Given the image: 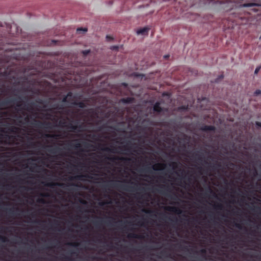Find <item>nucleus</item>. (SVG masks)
Here are the masks:
<instances>
[{
  "label": "nucleus",
  "mask_w": 261,
  "mask_h": 261,
  "mask_svg": "<svg viewBox=\"0 0 261 261\" xmlns=\"http://www.w3.org/2000/svg\"><path fill=\"white\" fill-rule=\"evenodd\" d=\"M192 162H193V216L192 218V223H193V238L196 237V232L195 231V229H196V216L194 215L195 210H196V148H193L192 150Z\"/></svg>",
  "instance_id": "obj_1"
},
{
  "label": "nucleus",
  "mask_w": 261,
  "mask_h": 261,
  "mask_svg": "<svg viewBox=\"0 0 261 261\" xmlns=\"http://www.w3.org/2000/svg\"><path fill=\"white\" fill-rule=\"evenodd\" d=\"M20 99L21 97L18 96L15 98L8 99L4 101H1L0 102V109L2 107L7 106L10 103L15 104L17 107H20L21 106V104L20 103Z\"/></svg>",
  "instance_id": "obj_2"
},
{
  "label": "nucleus",
  "mask_w": 261,
  "mask_h": 261,
  "mask_svg": "<svg viewBox=\"0 0 261 261\" xmlns=\"http://www.w3.org/2000/svg\"><path fill=\"white\" fill-rule=\"evenodd\" d=\"M153 110L154 112L160 114L163 112H167L168 109L165 108H163L161 106V103L159 101H157L155 103L153 107Z\"/></svg>",
  "instance_id": "obj_3"
},
{
  "label": "nucleus",
  "mask_w": 261,
  "mask_h": 261,
  "mask_svg": "<svg viewBox=\"0 0 261 261\" xmlns=\"http://www.w3.org/2000/svg\"><path fill=\"white\" fill-rule=\"evenodd\" d=\"M166 210L173 213L176 215H180L182 213V210L179 207L176 206H167L165 207Z\"/></svg>",
  "instance_id": "obj_4"
},
{
  "label": "nucleus",
  "mask_w": 261,
  "mask_h": 261,
  "mask_svg": "<svg viewBox=\"0 0 261 261\" xmlns=\"http://www.w3.org/2000/svg\"><path fill=\"white\" fill-rule=\"evenodd\" d=\"M108 159L112 161H114L115 160H120L125 163H128L132 161V159L130 158L124 157L108 158Z\"/></svg>",
  "instance_id": "obj_5"
},
{
  "label": "nucleus",
  "mask_w": 261,
  "mask_h": 261,
  "mask_svg": "<svg viewBox=\"0 0 261 261\" xmlns=\"http://www.w3.org/2000/svg\"><path fill=\"white\" fill-rule=\"evenodd\" d=\"M83 177H87L89 178H92V176H89L87 174H81V175H77L74 177H71L70 178V180H72L74 179H77V180H84Z\"/></svg>",
  "instance_id": "obj_6"
},
{
  "label": "nucleus",
  "mask_w": 261,
  "mask_h": 261,
  "mask_svg": "<svg viewBox=\"0 0 261 261\" xmlns=\"http://www.w3.org/2000/svg\"><path fill=\"white\" fill-rule=\"evenodd\" d=\"M201 129L205 132H215L216 127L213 125H204L202 127Z\"/></svg>",
  "instance_id": "obj_7"
},
{
  "label": "nucleus",
  "mask_w": 261,
  "mask_h": 261,
  "mask_svg": "<svg viewBox=\"0 0 261 261\" xmlns=\"http://www.w3.org/2000/svg\"><path fill=\"white\" fill-rule=\"evenodd\" d=\"M149 30V28L145 27V28H143L138 30L137 31V33L138 35H140V34L142 35H147Z\"/></svg>",
  "instance_id": "obj_8"
},
{
  "label": "nucleus",
  "mask_w": 261,
  "mask_h": 261,
  "mask_svg": "<svg viewBox=\"0 0 261 261\" xmlns=\"http://www.w3.org/2000/svg\"><path fill=\"white\" fill-rule=\"evenodd\" d=\"M166 165L165 164L158 163L153 166V169L154 170H162L166 167Z\"/></svg>",
  "instance_id": "obj_9"
},
{
  "label": "nucleus",
  "mask_w": 261,
  "mask_h": 261,
  "mask_svg": "<svg viewBox=\"0 0 261 261\" xmlns=\"http://www.w3.org/2000/svg\"><path fill=\"white\" fill-rule=\"evenodd\" d=\"M72 105L74 106H77L80 108H84L86 107L85 103L83 101H80V102L74 101L72 103Z\"/></svg>",
  "instance_id": "obj_10"
},
{
  "label": "nucleus",
  "mask_w": 261,
  "mask_h": 261,
  "mask_svg": "<svg viewBox=\"0 0 261 261\" xmlns=\"http://www.w3.org/2000/svg\"><path fill=\"white\" fill-rule=\"evenodd\" d=\"M127 237L129 239H143V237L141 235L137 234L136 233L128 234Z\"/></svg>",
  "instance_id": "obj_11"
},
{
  "label": "nucleus",
  "mask_w": 261,
  "mask_h": 261,
  "mask_svg": "<svg viewBox=\"0 0 261 261\" xmlns=\"http://www.w3.org/2000/svg\"><path fill=\"white\" fill-rule=\"evenodd\" d=\"M121 101L124 103H131L134 101V98L132 97H126L122 98Z\"/></svg>",
  "instance_id": "obj_12"
},
{
  "label": "nucleus",
  "mask_w": 261,
  "mask_h": 261,
  "mask_svg": "<svg viewBox=\"0 0 261 261\" xmlns=\"http://www.w3.org/2000/svg\"><path fill=\"white\" fill-rule=\"evenodd\" d=\"M50 125V123H42L41 122H39L38 123V124H37V126L38 127H44V128H49V125Z\"/></svg>",
  "instance_id": "obj_13"
},
{
  "label": "nucleus",
  "mask_w": 261,
  "mask_h": 261,
  "mask_svg": "<svg viewBox=\"0 0 261 261\" xmlns=\"http://www.w3.org/2000/svg\"><path fill=\"white\" fill-rule=\"evenodd\" d=\"M68 127L71 129L72 131H74L75 130H77V128H81L82 127V125H81L77 126V125H73L72 124H70L68 126Z\"/></svg>",
  "instance_id": "obj_14"
},
{
  "label": "nucleus",
  "mask_w": 261,
  "mask_h": 261,
  "mask_svg": "<svg viewBox=\"0 0 261 261\" xmlns=\"http://www.w3.org/2000/svg\"><path fill=\"white\" fill-rule=\"evenodd\" d=\"M45 137L46 138H52L54 139H58L59 138H60L61 135L59 134H54V135H50V134H45Z\"/></svg>",
  "instance_id": "obj_15"
},
{
  "label": "nucleus",
  "mask_w": 261,
  "mask_h": 261,
  "mask_svg": "<svg viewBox=\"0 0 261 261\" xmlns=\"http://www.w3.org/2000/svg\"><path fill=\"white\" fill-rule=\"evenodd\" d=\"M115 149H116V148L114 147H113V146L111 148L104 147V148H101V149L103 151H109V152H115Z\"/></svg>",
  "instance_id": "obj_16"
},
{
  "label": "nucleus",
  "mask_w": 261,
  "mask_h": 261,
  "mask_svg": "<svg viewBox=\"0 0 261 261\" xmlns=\"http://www.w3.org/2000/svg\"><path fill=\"white\" fill-rule=\"evenodd\" d=\"M45 185L50 188H54L56 186H62V184L57 182H49L45 184Z\"/></svg>",
  "instance_id": "obj_17"
},
{
  "label": "nucleus",
  "mask_w": 261,
  "mask_h": 261,
  "mask_svg": "<svg viewBox=\"0 0 261 261\" xmlns=\"http://www.w3.org/2000/svg\"><path fill=\"white\" fill-rule=\"evenodd\" d=\"M72 95V93L71 92H69L67 93V95L63 97L62 99V101L63 102H66L68 101V97H71Z\"/></svg>",
  "instance_id": "obj_18"
},
{
  "label": "nucleus",
  "mask_w": 261,
  "mask_h": 261,
  "mask_svg": "<svg viewBox=\"0 0 261 261\" xmlns=\"http://www.w3.org/2000/svg\"><path fill=\"white\" fill-rule=\"evenodd\" d=\"M213 206L214 209L217 210H222L223 208V205L220 203L215 204Z\"/></svg>",
  "instance_id": "obj_19"
},
{
  "label": "nucleus",
  "mask_w": 261,
  "mask_h": 261,
  "mask_svg": "<svg viewBox=\"0 0 261 261\" xmlns=\"http://www.w3.org/2000/svg\"><path fill=\"white\" fill-rule=\"evenodd\" d=\"M8 129L11 133H15L19 130V128L16 127H9Z\"/></svg>",
  "instance_id": "obj_20"
},
{
  "label": "nucleus",
  "mask_w": 261,
  "mask_h": 261,
  "mask_svg": "<svg viewBox=\"0 0 261 261\" xmlns=\"http://www.w3.org/2000/svg\"><path fill=\"white\" fill-rule=\"evenodd\" d=\"M0 240L2 241L3 242H7L8 241V239L7 238L4 236H2L0 235Z\"/></svg>",
  "instance_id": "obj_21"
},
{
  "label": "nucleus",
  "mask_w": 261,
  "mask_h": 261,
  "mask_svg": "<svg viewBox=\"0 0 261 261\" xmlns=\"http://www.w3.org/2000/svg\"><path fill=\"white\" fill-rule=\"evenodd\" d=\"M178 221V218L176 216L171 217V221L172 222H177Z\"/></svg>",
  "instance_id": "obj_22"
},
{
  "label": "nucleus",
  "mask_w": 261,
  "mask_h": 261,
  "mask_svg": "<svg viewBox=\"0 0 261 261\" xmlns=\"http://www.w3.org/2000/svg\"><path fill=\"white\" fill-rule=\"evenodd\" d=\"M195 252H196V246H195V243L194 242L193 243V261H196L194 259L195 257H194V255H195Z\"/></svg>",
  "instance_id": "obj_23"
},
{
  "label": "nucleus",
  "mask_w": 261,
  "mask_h": 261,
  "mask_svg": "<svg viewBox=\"0 0 261 261\" xmlns=\"http://www.w3.org/2000/svg\"><path fill=\"white\" fill-rule=\"evenodd\" d=\"M76 31H77V32H80V31H83L85 33V32H86L87 31V29L86 28H79L77 29Z\"/></svg>",
  "instance_id": "obj_24"
},
{
  "label": "nucleus",
  "mask_w": 261,
  "mask_h": 261,
  "mask_svg": "<svg viewBox=\"0 0 261 261\" xmlns=\"http://www.w3.org/2000/svg\"><path fill=\"white\" fill-rule=\"evenodd\" d=\"M90 50H85L82 51V54L84 56H87L90 53Z\"/></svg>",
  "instance_id": "obj_25"
},
{
  "label": "nucleus",
  "mask_w": 261,
  "mask_h": 261,
  "mask_svg": "<svg viewBox=\"0 0 261 261\" xmlns=\"http://www.w3.org/2000/svg\"><path fill=\"white\" fill-rule=\"evenodd\" d=\"M118 48H119V46L117 45H113V46H111V47H110L111 49L114 50H117Z\"/></svg>",
  "instance_id": "obj_26"
},
{
  "label": "nucleus",
  "mask_w": 261,
  "mask_h": 261,
  "mask_svg": "<svg viewBox=\"0 0 261 261\" xmlns=\"http://www.w3.org/2000/svg\"><path fill=\"white\" fill-rule=\"evenodd\" d=\"M223 77H224V76L222 74L219 75V77L216 80L215 82H216V83L218 82L220 80H221L222 79H223Z\"/></svg>",
  "instance_id": "obj_27"
},
{
  "label": "nucleus",
  "mask_w": 261,
  "mask_h": 261,
  "mask_svg": "<svg viewBox=\"0 0 261 261\" xmlns=\"http://www.w3.org/2000/svg\"><path fill=\"white\" fill-rule=\"evenodd\" d=\"M260 94H261V90L259 89H257L254 92L255 95H258Z\"/></svg>",
  "instance_id": "obj_28"
},
{
  "label": "nucleus",
  "mask_w": 261,
  "mask_h": 261,
  "mask_svg": "<svg viewBox=\"0 0 261 261\" xmlns=\"http://www.w3.org/2000/svg\"><path fill=\"white\" fill-rule=\"evenodd\" d=\"M59 149H60L59 148H54V149L49 150V151L51 153H56V152H57V150H59Z\"/></svg>",
  "instance_id": "obj_29"
},
{
  "label": "nucleus",
  "mask_w": 261,
  "mask_h": 261,
  "mask_svg": "<svg viewBox=\"0 0 261 261\" xmlns=\"http://www.w3.org/2000/svg\"><path fill=\"white\" fill-rule=\"evenodd\" d=\"M142 211L147 214H150L152 212V211L151 210L146 209H143Z\"/></svg>",
  "instance_id": "obj_30"
},
{
  "label": "nucleus",
  "mask_w": 261,
  "mask_h": 261,
  "mask_svg": "<svg viewBox=\"0 0 261 261\" xmlns=\"http://www.w3.org/2000/svg\"><path fill=\"white\" fill-rule=\"evenodd\" d=\"M260 68L261 67L260 66H258V67H257L254 71V73L255 74H257L258 72H259V70L260 69Z\"/></svg>",
  "instance_id": "obj_31"
},
{
  "label": "nucleus",
  "mask_w": 261,
  "mask_h": 261,
  "mask_svg": "<svg viewBox=\"0 0 261 261\" xmlns=\"http://www.w3.org/2000/svg\"><path fill=\"white\" fill-rule=\"evenodd\" d=\"M74 147L75 149H78L81 147V145L80 143H76L74 145Z\"/></svg>",
  "instance_id": "obj_32"
},
{
  "label": "nucleus",
  "mask_w": 261,
  "mask_h": 261,
  "mask_svg": "<svg viewBox=\"0 0 261 261\" xmlns=\"http://www.w3.org/2000/svg\"><path fill=\"white\" fill-rule=\"evenodd\" d=\"M234 226L239 229H242V227L240 224L239 223H234Z\"/></svg>",
  "instance_id": "obj_33"
},
{
  "label": "nucleus",
  "mask_w": 261,
  "mask_h": 261,
  "mask_svg": "<svg viewBox=\"0 0 261 261\" xmlns=\"http://www.w3.org/2000/svg\"><path fill=\"white\" fill-rule=\"evenodd\" d=\"M33 104V103H31L30 104H28L27 105H25V106H27L25 109H29V108H31Z\"/></svg>",
  "instance_id": "obj_34"
},
{
  "label": "nucleus",
  "mask_w": 261,
  "mask_h": 261,
  "mask_svg": "<svg viewBox=\"0 0 261 261\" xmlns=\"http://www.w3.org/2000/svg\"><path fill=\"white\" fill-rule=\"evenodd\" d=\"M7 212H8V213L9 214H14V211H13V209H12V208H10V209L8 210V211H7Z\"/></svg>",
  "instance_id": "obj_35"
},
{
  "label": "nucleus",
  "mask_w": 261,
  "mask_h": 261,
  "mask_svg": "<svg viewBox=\"0 0 261 261\" xmlns=\"http://www.w3.org/2000/svg\"><path fill=\"white\" fill-rule=\"evenodd\" d=\"M199 168L197 166V173L198 172V170ZM196 187H197V191L198 190V187H199V183L198 182V180H197V186H196ZM198 195V193L197 192V196Z\"/></svg>",
  "instance_id": "obj_36"
},
{
  "label": "nucleus",
  "mask_w": 261,
  "mask_h": 261,
  "mask_svg": "<svg viewBox=\"0 0 261 261\" xmlns=\"http://www.w3.org/2000/svg\"><path fill=\"white\" fill-rule=\"evenodd\" d=\"M106 38H107V40H108V41H110V40H112L113 39L112 37L109 36V35L107 36Z\"/></svg>",
  "instance_id": "obj_37"
},
{
  "label": "nucleus",
  "mask_w": 261,
  "mask_h": 261,
  "mask_svg": "<svg viewBox=\"0 0 261 261\" xmlns=\"http://www.w3.org/2000/svg\"><path fill=\"white\" fill-rule=\"evenodd\" d=\"M255 124L257 127L261 128V122H260L257 121V122H256Z\"/></svg>",
  "instance_id": "obj_38"
},
{
  "label": "nucleus",
  "mask_w": 261,
  "mask_h": 261,
  "mask_svg": "<svg viewBox=\"0 0 261 261\" xmlns=\"http://www.w3.org/2000/svg\"><path fill=\"white\" fill-rule=\"evenodd\" d=\"M69 244L70 245H71V246H77L79 245V244L78 243H69Z\"/></svg>",
  "instance_id": "obj_39"
},
{
  "label": "nucleus",
  "mask_w": 261,
  "mask_h": 261,
  "mask_svg": "<svg viewBox=\"0 0 261 261\" xmlns=\"http://www.w3.org/2000/svg\"><path fill=\"white\" fill-rule=\"evenodd\" d=\"M38 201L42 203H45V201L43 199H40L38 200Z\"/></svg>",
  "instance_id": "obj_40"
},
{
  "label": "nucleus",
  "mask_w": 261,
  "mask_h": 261,
  "mask_svg": "<svg viewBox=\"0 0 261 261\" xmlns=\"http://www.w3.org/2000/svg\"><path fill=\"white\" fill-rule=\"evenodd\" d=\"M253 5L252 4H246L244 5V7H249V6H252Z\"/></svg>",
  "instance_id": "obj_41"
},
{
  "label": "nucleus",
  "mask_w": 261,
  "mask_h": 261,
  "mask_svg": "<svg viewBox=\"0 0 261 261\" xmlns=\"http://www.w3.org/2000/svg\"><path fill=\"white\" fill-rule=\"evenodd\" d=\"M84 144L86 147H88L90 146V145L86 142H84Z\"/></svg>",
  "instance_id": "obj_42"
},
{
  "label": "nucleus",
  "mask_w": 261,
  "mask_h": 261,
  "mask_svg": "<svg viewBox=\"0 0 261 261\" xmlns=\"http://www.w3.org/2000/svg\"><path fill=\"white\" fill-rule=\"evenodd\" d=\"M125 187H126V186H121V188L122 189H123V190H124L128 191L129 190H128V189H126Z\"/></svg>",
  "instance_id": "obj_43"
},
{
  "label": "nucleus",
  "mask_w": 261,
  "mask_h": 261,
  "mask_svg": "<svg viewBox=\"0 0 261 261\" xmlns=\"http://www.w3.org/2000/svg\"><path fill=\"white\" fill-rule=\"evenodd\" d=\"M200 102V100L199 98H197V105H196V107H197V108L199 106V103Z\"/></svg>",
  "instance_id": "obj_44"
},
{
  "label": "nucleus",
  "mask_w": 261,
  "mask_h": 261,
  "mask_svg": "<svg viewBox=\"0 0 261 261\" xmlns=\"http://www.w3.org/2000/svg\"><path fill=\"white\" fill-rule=\"evenodd\" d=\"M159 192L161 194L167 195V194L166 192H165L164 191H163L162 190H159Z\"/></svg>",
  "instance_id": "obj_45"
},
{
  "label": "nucleus",
  "mask_w": 261,
  "mask_h": 261,
  "mask_svg": "<svg viewBox=\"0 0 261 261\" xmlns=\"http://www.w3.org/2000/svg\"><path fill=\"white\" fill-rule=\"evenodd\" d=\"M123 148H124V150H126V151H129L130 150L128 147H127V146H125L123 147Z\"/></svg>",
  "instance_id": "obj_46"
},
{
  "label": "nucleus",
  "mask_w": 261,
  "mask_h": 261,
  "mask_svg": "<svg viewBox=\"0 0 261 261\" xmlns=\"http://www.w3.org/2000/svg\"><path fill=\"white\" fill-rule=\"evenodd\" d=\"M172 165L173 166V167H175V166H177V163L175 162H173L172 163Z\"/></svg>",
  "instance_id": "obj_47"
},
{
  "label": "nucleus",
  "mask_w": 261,
  "mask_h": 261,
  "mask_svg": "<svg viewBox=\"0 0 261 261\" xmlns=\"http://www.w3.org/2000/svg\"><path fill=\"white\" fill-rule=\"evenodd\" d=\"M166 191H167V192H170V188L168 187H167Z\"/></svg>",
  "instance_id": "obj_48"
},
{
  "label": "nucleus",
  "mask_w": 261,
  "mask_h": 261,
  "mask_svg": "<svg viewBox=\"0 0 261 261\" xmlns=\"http://www.w3.org/2000/svg\"><path fill=\"white\" fill-rule=\"evenodd\" d=\"M198 219H197V227H196L197 229L198 228H200L199 227V226H198Z\"/></svg>",
  "instance_id": "obj_49"
},
{
  "label": "nucleus",
  "mask_w": 261,
  "mask_h": 261,
  "mask_svg": "<svg viewBox=\"0 0 261 261\" xmlns=\"http://www.w3.org/2000/svg\"><path fill=\"white\" fill-rule=\"evenodd\" d=\"M179 109H184L185 110V109H186L187 108H186V107H185V106H183V107H180Z\"/></svg>",
  "instance_id": "obj_50"
},
{
  "label": "nucleus",
  "mask_w": 261,
  "mask_h": 261,
  "mask_svg": "<svg viewBox=\"0 0 261 261\" xmlns=\"http://www.w3.org/2000/svg\"><path fill=\"white\" fill-rule=\"evenodd\" d=\"M56 109H59V110H61L63 109L62 107H57Z\"/></svg>",
  "instance_id": "obj_51"
},
{
  "label": "nucleus",
  "mask_w": 261,
  "mask_h": 261,
  "mask_svg": "<svg viewBox=\"0 0 261 261\" xmlns=\"http://www.w3.org/2000/svg\"><path fill=\"white\" fill-rule=\"evenodd\" d=\"M169 55H165V56H164V58H165V59H167V58H169Z\"/></svg>",
  "instance_id": "obj_52"
},
{
  "label": "nucleus",
  "mask_w": 261,
  "mask_h": 261,
  "mask_svg": "<svg viewBox=\"0 0 261 261\" xmlns=\"http://www.w3.org/2000/svg\"><path fill=\"white\" fill-rule=\"evenodd\" d=\"M6 136L8 137L9 139L13 138V136H8V135H7Z\"/></svg>",
  "instance_id": "obj_53"
},
{
  "label": "nucleus",
  "mask_w": 261,
  "mask_h": 261,
  "mask_svg": "<svg viewBox=\"0 0 261 261\" xmlns=\"http://www.w3.org/2000/svg\"><path fill=\"white\" fill-rule=\"evenodd\" d=\"M209 190L211 193H213L215 195V194L213 192V191L210 188L209 189Z\"/></svg>",
  "instance_id": "obj_54"
},
{
  "label": "nucleus",
  "mask_w": 261,
  "mask_h": 261,
  "mask_svg": "<svg viewBox=\"0 0 261 261\" xmlns=\"http://www.w3.org/2000/svg\"><path fill=\"white\" fill-rule=\"evenodd\" d=\"M105 204V202H101V203H99V205H103Z\"/></svg>",
  "instance_id": "obj_55"
},
{
  "label": "nucleus",
  "mask_w": 261,
  "mask_h": 261,
  "mask_svg": "<svg viewBox=\"0 0 261 261\" xmlns=\"http://www.w3.org/2000/svg\"><path fill=\"white\" fill-rule=\"evenodd\" d=\"M3 135L0 134V139H2L3 138Z\"/></svg>",
  "instance_id": "obj_56"
},
{
  "label": "nucleus",
  "mask_w": 261,
  "mask_h": 261,
  "mask_svg": "<svg viewBox=\"0 0 261 261\" xmlns=\"http://www.w3.org/2000/svg\"><path fill=\"white\" fill-rule=\"evenodd\" d=\"M31 144H32V146H35V143L32 142V143H31Z\"/></svg>",
  "instance_id": "obj_57"
},
{
  "label": "nucleus",
  "mask_w": 261,
  "mask_h": 261,
  "mask_svg": "<svg viewBox=\"0 0 261 261\" xmlns=\"http://www.w3.org/2000/svg\"><path fill=\"white\" fill-rule=\"evenodd\" d=\"M81 202H82V203H86V202H85V201H84V200H82V201H81Z\"/></svg>",
  "instance_id": "obj_58"
},
{
  "label": "nucleus",
  "mask_w": 261,
  "mask_h": 261,
  "mask_svg": "<svg viewBox=\"0 0 261 261\" xmlns=\"http://www.w3.org/2000/svg\"><path fill=\"white\" fill-rule=\"evenodd\" d=\"M95 225H98V222H95Z\"/></svg>",
  "instance_id": "obj_59"
},
{
  "label": "nucleus",
  "mask_w": 261,
  "mask_h": 261,
  "mask_svg": "<svg viewBox=\"0 0 261 261\" xmlns=\"http://www.w3.org/2000/svg\"><path fill=\"white\" fill-rule=\"evenodd\" d=\"M42 196H48V195H45V194H42Z\"/></svg>",
  "instance_id": "obj_60"
},
{
  "label": "nucleus",
  "mask_w": 261,
  "mask_h": 261,
  "mask_svg": "<svg viewBox=\"0 0 261 261\" xmlns=\"http://www.w3.org/2000/svg\"><path fill=\"white\" fill-rule=\"evenodd\" d=\"M95 135H93V136H92V138H94L95 137Z\"/></svg>",
  "instance_id": "obj_61"
},
{
  "label": "nucleus",
  "mask_w": 261,
  "mask_h": 261,
  "mask_svg": "<svg viewBox=\"0 0 261 261\" xmlns=\"http://www.w3.org/2000/svg\"><path fill=\"white\" fill-rule=\"evenodd\" d=\"M32 217H35V215H34L33 214H32Z\"/></svg>",
  "instance_id": "obj_62"
},
{
  "label": "nucleus",
  "mask_w": 261,
  "mask_h": 261,
  "mask_svg": "<svg viewBox=\"0 0 261 261\" xmlns=\"http://www.w3.org/2000/svg\"><path fill=\"white\" fill-rule=\"evenodd\" d=\"M256 209H257V210H260V208H259V207H256Z\"/></svg>",
  "instance_id": "obj_63"
},
{
  "label": "nucleus",
  "mask_w": 261,
  "mask_h": 261,
  "mask_svg": "<svg viewBox=\"0 0 261 261\" xmlns=\"http://www.w3.org/2000/svg\"><path fill=\"white\" fill-rule=\"evenodd\" d=\"M110 247H111V248H112L113 247V246H110Z\"/></svg>",
  "instance_id": "obj_64"
}]
</instances>
